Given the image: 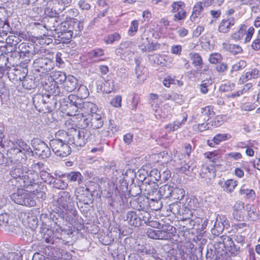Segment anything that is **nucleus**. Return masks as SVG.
Masks as SVG:
<instances>
[{"label":"nucleus","mask_w":260,"mask_h":260,"mask_svg":"<svg viewBox=\"0 0 260 260\" xmlns=\"http://www.w3.org/2000/svg\"><path fill=\"white\" fill-rule=\"evenodd\" d=\"M68 143L73 147H83L86 143H92L96 142L95 136L87 129H73L68 135Z\"/></svg>","instance_id":"obj_1"},{"label":"nucleus","mask_w":260,"mask_h":260,"mask_svg":"<svg viewBox=\"0 0 260 260\" xmlns=\"http://www.w3.org/2000/svg\"><path fill=\"white\" fill-rule=\"evenodd\" d=\"M25 153H31V155H34V152L29 145L22 139L18 140L16 142L15 147L8 151V155L10 162L11 164L19 163L23 158L22 154L24 155Z\"/></svg>","instance_id":"obj_2"},{"label":"nucleus","mask_w":260,"mask_h":260,"mask_svg":"<svg viewBox=\"0 0 260 260\" xmlns=\"http://www.w3.org/2000/svg\"><path fill=\"white\" fill-rule=\"evenodd\" d=\"M158 185L154 182L147 183L145 182L142 184L141 187L139 186H135V189L137 190V193H134L133 190L129 191L131 196L136 197L141 193L142 190L144 195L146 197V200H150L152 203L158 204V201H159V196L158 194Z\"/></svg>","instance_id":"obj_3"},{"label":"nucleus","mask_w":260,"mask_h":260,"mask_svg":"<svg viewBox=\"0 0 260 260\" xmlns=\"http://www.w3.org/2000/svg\"><path fill=\"white\" fill-rule=\"evenodd\" d=\"M25 174L22 180L21 181L20 185L15 184V186L23 187L26 191L34 193L40 188L38 181V174L37 172L29 170Z\"/></svg>","instance_id":"obj_4"},{"label":"nucleus","mask_w":260,"mask_h":260,"mask_svg":"<svg viewBox=\"0 0 260 260\" xmlns=\"http://www.w3.org/2000/svg\"><path fill=\"white\" fill-rule=\"evenodd\" d=\"M56 202L60 209L65 210L68 214H71L68 216L69 220H70V216L75 217L77 215V211L74 207L73 198L69 192L67 191L60 192Z\"/></svg>","instance_id":"obj_5"},{"label":"nucleus","mask_w":260,"mask_h":260,"mask_svg":"<svg viewBox=\"0 0 260 260\" xmlns=\"http://www.w3.org/2000/svg\"><path fill=\"white\" fill-rule=\"evenodd\" d=\"M17 190L10 196V198L15 203L28 207H33L36 205V202L32 195L28 193L25 189L22 187H16Z\"/></svg>","instance_id":"obj_6"},{"label":"nucleus","mask_w":260,"mask_h":260,"mask_svg":"<svg viewBox=\"0 0 260 260\" xmlns=\"http://www.w3.org/2000/svg\"><path fill=\"white\" fill-rule=\"evenodd\" d=\"M49 145L55 155L60 157H66L72 152V148L68 141L55 138L51 140Z\"/></svg>","instance_id":"obj_7"},{"label":"nucleus","mask_w":260,"mask_h":260,"mask_svg":"<svg viewBox=\"0 0 260 260\" xmlns=\"http://www.w3.org/2000/svg\"><path fill=\"white\" fill-rule=\"evenodd\" d=\"M31 146L35 150L36 154L42 159L48 158L51 155L50 147L39 138H34L31 140Z\"/></svg>","instance_id":"obj_8"},{"label":"nucleus","mask_w":260,"mask_h":260,"mask_svg":"<svg viewBox=\"0 0 260 260\" xmlns=\"http://www.w3.org/2000/svg\"><path fill=\"white\" fill-rule=\"evenodd\" d=\"M104 124V120L102 115L96 112L89 114L88 117L83 119L82 126L90 127L93 129H98Z\"/></svg>","instance_id":"obj_9"},{"label":"nucleus","mask_w":260,"mask_h":260,"mask_svg":"<svg viewBox=\"0 0 260 260\" xmlns=\"http://www.w3.org/2000/svg\"><path fill=\"white\" fill-rule=\"evenodd\" d=\"M35 68L37 71L43 73L50 72L53 69L54 63L48 58H39L34 61Z\"/></svg>","instance_id":"obj_10"},{"label":"nucleus","mask_w":260,"mask_h":260,"mask_svg":"<svg viewBox=\"0 0 260 260\" xmlns=\"http://www.w3.org/2000/svg\"><path fill=\"white\" fill-rule=\"evenodd\" d=\"M18 50H19L20 57L23 56L28 58V59H26L27 62L29 61L30 60V58L38 53L39 51L34 44L26 43L20 44L18 46Z\"/></svg>","instance_id":"obj_11"},{"label":"nucleus","mask_w":260,"mask_h":260,"mask_svg":"<svg viewBox=\"0 0 260 260\" xmlns=\"http://www.w3.org/2000/svg\"><path fill=\"white\" fill-rule=\"evenodd\" d=\"M229 226V222L226 217L224 215H218L211 231L213 235L218 236L222 234L224 228H228Z\"/></svg>","instance_id":"obj_12"},{"label":"nucleus","mask_w":260,"mask_h":260,"mask_svg":"<svg viewBox=\"0 0 260 260\" xmlns=\"http://www.w3.org/2000/svg\"><path fill=\"white\" fill-rule=\"evenodd\" d=\"M171 12L175 13L174 20L179 21L184 19L186 17L185 4L182 1L174 2L171 5Z\"/></svg>","instance_id":"obj_13"},{"label":"nucleus","mask_w":260,"mask_h":260,"mask_svg":"<svg viewBox=\"0 0 260 260\" xmlns=\"http://www.w3.org/2000/svg\"><path fill=\"white\" fill-rule=\"evenodd\" d=\"M246 93L249 94L248 98L250 101L253 102L255 100L256 91L254 88H252V85L250 83L245 84L242 89L239 90L234 93L230 94L228 95L227 96L228 98H235L241 95L246 94Z\"/></svg>","instance_id":"obj_14"},{"label":"nucleus","mask_w":260,"mask_h":260,"mask_svg":"<svg viewBox=\"0 0 260 260\" xmlns=\"http://www.w3.org/2000/svg\"><path fill=\"white\" fill-rule=\"evenodd\" d=\"M77 99H79L75 95L70 94L68 96V98L59 99V102L61 106L66 105L70 110H72V111H71V114H73L74 113H76V112H81L80 108H79L78 105L73 102L75 100L77 102L78 101Z\"/></svg>","instance_id":"obj_15"},{"label":"nucleus","mask_w":260,"mask_h":260,"mask_svg":"<svg viewBox=\"0 0 260 260\" xmlns=\"http://www.w3.org/2000/svg\"><path fill=\"white\" fill-rule=\"evenodd\" d=\"M28 170L26 167H18L13 170L11 173L12 178L9 180V183L14 186L15 184L20 185L21 181Z\"/></svg>","instance_id":"obj_16"},{"label":"nucleus","mask_w":260,"mask_h":260,"mask_svg":"<svg viewBox=\"0 0 260 260\" xmlns=\"http://www.w3.org/2000/svg\"><path fill=\"white\" fill-rule=\"evenodd\" d=\"M57 83L53 81L50 82L49 83H46L44 86L45 89L48 92V94L44 96L47 99H55L57 96L61 97L63 95L62 92H60L59 87L57 85Z\"/></svg>","instance_id":"obj_17"},{"label":"nucleus","mask_w":260,"mask_h":260,"mask_svg":"<svg viewBox=\"0 0 260 260\" xmlns=\"http://www.w3.org/2000/svg\"><path fill=\"white\" fill-rule=\"evenodd\" d=\"M139 47L143 52H150L159 48V45L153 43L145 35H143L142 36L141 42Z\"/></svg>","instance_id":"obj_18"},{"label":"nucleus","mask_w":260,"mask_h":260,"mask_svg":"<svg viewBox=\"0 0 260 260\" xmlns=\"http://www.w3.org/2000/svg\"><path fill=\"white\" fill-rule=\"evenodd\" d=\"M77 100H78L77 102L75 100L73 102L78 105V107L80 108L81 112L87 113L88 115L96 112L98 108L93 103L90 102H83L80 99H77Z\"/></svg>","instance_id":"obj_19"},{"label":"nucleus","mask_w":260,"mask_h":260,"mask_svg":"<svg viewBox=\"0 0 260 260\" xmlns=\"http://www.w3.org/2000/svg\"><path fill=\"white\" fill-rule=\"evenodd\" d=\"M246 212V210L244 209V204L242 202H236L234 205L233 215L234 218L237 220H243Z\"/></svg>","instance_id":"obj_20"},{"label":"nucleus","mask_w":260,"mask_h":260,"mask_svg":"<svg viewBox=\"0 0 260 260\" xmlns=\"http://www.w3.org/2000/svg\"><path fill=\"white\" fill-rule=\"evenodd\" d=\"M235 24V19L234 17L224 19L220 22L218 30L220 32L226 34L230 31Z\"/></svg>","instance_id":"obj_21"},{"label":"nucleus","mask_w":260,"mask_h":260,"mask_svg":"<svg viewBox=\"0 0 260 260\" xmlns=\"http://www.w3.org/2000/svg\"><path fill=\"white\" fill-rule=\"evenodd\" d=\"M40 233L43 241L47 243H53L54 238L53 231L45 226L40 228Z\"/></svg>","instance_id":"obj_22"},{"label":"nucleus","mask_w":260,"mask_h":260,"mask_svg":"<svg viewBox=\"0 0 260 260\" xmlns=\"http://www.w3.org/2000/svg\"><path fill=\"white\" fill-rule=\"evenodd\" d=\"M59 177L67 178L68 180L71 182H77L79 185L83 182V176L77 171H71L59 176Z\"/></svg>","instance_id":"obj_23"},{"label":"nucleus","mask_w":260,"mask_h":260,"mask_svg":"<svg viewBox=\"0 0 260 260\" xmlns=\"http://www.w3.org/2000/svg\"><path fill=\"white\" fill-rule=\"evenodd\" d=\"M78 81L72 75H69L63 83V88L68 92L73 91L77 87Z\"/></svg>","instance_id":"obj_24"},{"label":"nucleus","mask_w":260,"mask_h":260,"mask_svg":"<svg viewBox=\"0 0 260 260\" xmlns=\"http://www.w3.org/2000/svg\"><path fill=\"white\" fill-rule=\"evenodd\" d=\"M200 175L206 181H210L216 176V173L212 167L203 166L201 170Z\"/></svg>","instance_id":"obj_25"},{"label":"nucleus","mask_w":260,"mask_h":260,"mask_svg":"<svg viewBox=\"0 0 260 260\" xmlns=\"http://www.w3.org/2000/svg\"><path fill=\"white\" fill-rule=\"evenodd\" d=\"M72 20L61 21L60 20V24L58 28L57 34L60 33L62 35L66 34V37L69 39L73 37V30L70 29L71 27Z\"/></svg>","instance_id":"obj_26"},{"label":"nucleus","mask_w":260,"mask_h":260,"mask_svg":"<svg viewBox=\"0 0 260 260\" xmlns=\"http://www.w3.org/2000/svg\"><path fill=\"white\" fill-rule=\"evenodd\" d=\"M60 19L58 17H50L47 18L46 25L44 26L47 30L58 33Z\"/></svg>","instance_id":"obj_27"},{"label":"nucleus","mask_w":260,"mask_h":260,"mask_svg":"<svg viewBox=\"0 0 260 260\" xmlns=\"http://www.w3.org/2000/svg\"><path fill=\"white\" fill-rule=\"evenodd\" d=\"M27 74V69L24 68L22 73V76L19 77V80L22 81V84L23 87L28 90H30L34 87V82L33 80L29 78H25Z\"/></svg>","instance_id":"obj_28"},{"label":"nucleus","mask_w":260,"mask_h":260,"mask_svg":"<svg viewBox=\"0 0 260 260\" xmlns=\"http://www.w3.org/2000/svg\"><path fill=\"white\" fill-rule=\"evenodd\" d=\"M46 98L44 97V95H38L33 98L34 103L35 102L36 99H41L44 104L49 103V105H47L46 108L47 109V112H50L56 107V105L59 100H57L56 98H55V99H52V102H50V101H47Z\"/></svg>","instance_id":"obj_29"},{"label":"nucleus","mask_w":260,"mask_h":260,"mask_svg":"<svg viewBox=\"0 0 260 260\" xmlns=\"http://www.w3.org/2000/svg\"><path fill=\"white\" fill-rule=\"evenodd\" d=\"M206 7V2L204 3H197L193 8L192 15L190 17V20L192 21H195L196 19L201 15L204 8Z\"/></svg>","instance_id":"obj_30"},{"label":"nucleus","mask_w":260,"mask_h":260,"mask_svg":"<svg viewBox=\"0 0 260 260\" xmlns=\"http://www.w3.org/2000/svg\"><path fill=\"white\" fill-rule=\"evenodd\" d=\"M173 185L170 184H165L161 186L158 189V194L159 196V200L161 199H167L170 198L171 193H172Z\"/></svg>","instance_id":"obj_31"},{"label":"nucleus","mask_w":260,"mask_h":260,"mask_svg":"<svg viewBox=\"0 0 260 260\" xmlns=\"http://www.w3.org/2000/svg\"><path fill=\"white\" fill-rule=\"evenodd\" d=\"M193 202V200H190L188 204L189 207H185L183 210H181V214L182 215L181 220H188L189 218L193 217L192 210H194L195 207L192 206L191 203Z\"/></svg>","instance_id":"obj_32"},{"label":"nucleus","mask_w":260,"mask_h":260,"mask_svg":"<svg viewBox=\"0 0 260 260\" xmlns=\"http://www.w3.org/2000/svg\"><path fill=\"white\" fill-rule=\"evenodd\" d=\"M98 10L99 13L98 15L99 18H102L105 16L109 9V6L106 0H99L98 1Z\"/></svg>","instance_id":"obj_33"},{"label":"nucleus","mask_w":260,"mask_h":260,"mask_svg":"<svg viewBox=\"0 0 260 260\" xmlns=\"http://www.w3.org/2000/svg\"><path fill=\"white\" fill-rule=\"evenodd\" d=\"M71 27H73V29H71V30H73V37L75 38L80 35V32L83 29V23L80 20L73 19L72 20Z\"/></svg>","instance_id":"obj_34"},{"label":"nucleus","mask_w":260,"mask_h":260,"mask_svg":"<svg viewBox=\"0 0 260 260\" xmlns=\"http://www.w3.org/2000/svg\"><path fill=\"white\" fill-rule=\"evenodd\" d=\"M134 44L131 41H125L121 43L119 47V53L123 55L129 54L131 51Z\"/></svg>","instance_id":"obj_35"},{"label":"nucleus","mask_w":260,"mask_h":260,"mask_svg":"<svg viewBox=\"0 0 260 260\" xmlns=\"http://www.w3.org/2000/svg\"><path fill=\"white\" fill-rule=\"evenodd\" d=\"M136 74L138 79V82L142 83L147 78L146 71L147 70L143 66H137L135 69Z\"/></svg>","instance_id":"obj_36"},{"label":"nucleus","mask_w":260,"mask_h":260,"mask_svg":"<svg viewBox=\"0 0 260 260\" xmlns=\"http://www.w3.org/2000/svg\"><path fill=\"white\" fill-rule=\"evenodd\" d=\"M221 238L223 241L224 246H225V249L226 251H232L234 250L237 249L232 239L225 235L221 236Z\"/></svg>","instance_id":"obj_37"},{"label":"nucleus","mask_w":260,"mask_h":260,"mask_svg":"<svg viewBox=\"0 0 260 260\" xmlns=\"http://www.w3.org/2000/svg\"><path fill=\"white\" fill-rule=\"evenodd\" d=\"M173 185V190L172 193H171V196L173 199L178 200H182L184 196H185V191L184 189L182 188H179L176 187V186Z\"/></svg>","instance_id":"obj_38"},{"label":"nucleus","mask_w":260,"mask_h":260,"mask_svg":"<svg viewBox=\"0 0 260 260\" xmlns=\"http://www.w3.org/2000/svg\"><path fill=\"white\" fill-rule=\"evenodd\" d=\"M51 77L52 78V81L57 84L64 83L67 78L66 74L62 72H52Z\"/></svg>","instance_id":"obj_39"},{"label":"nucleus","mask_w":260,"mask_h":260,"mask_svg":"<svg viewBox=\"0 0 260 260\" xmlns=\"http://www.w3.org/2000/svg\"><path fill=\"white\" fill-rule=\"evenodd\" d=\"M258 74L259 71L257 69H253L242 75L240 79V81L244 82L251 79L256 78L258 77Z\"/></svg>","instance_id":"obj_40"},{"label":"nucleus","mask_w":260,"mask_h":260,"mask_svg":"<svg viewBox=\"0 0 260 260\" xmlns=\"http://www.w3.org/2000/svg\"><path fill=\"white\" fill-rule=\"evenodd\" d=\"M237 184V181L233 179H228L225 181L223 185H221V187L224 191L231 193L234 191Z\"/></svg>","instance_id":"obj_41"},{"label":"nucleus","mask_w":260,"mask_h":260,"mask_svg":"<svg viewBox=\"0 0 260 260\" xmlns=\"http://www.w3.org/2000/svg\"><path fill=\"white\" fill-rule=\"evenodd\" d=\"M214 114L213 108L211 106H207L202 108L200 117L204 120H209V118L213 116Z\"/></svg>","instance_id":"obj_42"},{"label":"nucleus","mask_w":260,"mask_h":260,"mask_svg":"<svg viewBox=\"0 0 260 260\" xmlns=\"http://www.w3.org/2000/svg\"><path fill=\"white\" fill-rule=\"evenodd\" d=\"M222 239L221 236L218 237L214 240V244L213 248L217 253H220L226 251L225 249V246L223 245V243L222 242Z\"/></svg>","instance_id":"obj_43"},{"label":"nucleus","mask_w":260,"mask_h":260,"mask_svg":"<svg viewBox=\"0 0 260 260\" xmlns=\"http://www.w3.org/2000/svg\"><path fill=\"white\" fill-rule=\"evenodd\" d=\"M225 48L233 55H237L242 53L243 49L238 45L229 44H226Z\"/></svg>","instance_id":"obj_44"},{"label":"nucleus","mask_w":260,"mask_h":260,"mask_svg":"<svg viewBox=\"0 0 260 260\" xmlns=\"http://www.w3.org/2000/svg\"><path fill=\"white\" fill-rule=\"evenodd\" d=\"M150 218V214L147 212L143 210L138 215V226L142 225V221L147 224Z\"/></svg>","instance_id":"obj_45"},{"label":"nucleus","mask_w":260,"mask_h":260,"mask_svg":"<svg viewBox=\"0 0 260 260\" xmlns=\"http://www.w3.org/2000/svg\"><path fill=\"white\" fill-rule=\"evenodd\" d=\"M51 184L53 185V187L59 189L64 190L68 188V183L60 179L54 178L52 181Z\"/></svg>","instance_id":"obj_46"},{"label":"nucleus","mask_w":260,"mask_h":260,"mask_svg":"<svg viewBox=\"0 0 260 260\" xmlns=\"http://www.w3.org/2000/svg\"><path fill=\"white\" fill-rule=\"evenodd\" d=\"M126 220L129 224L135 226H138V216L136 212L129 211L126 214Z\"/></svg>","instance_id":"obj_47"},{"label":"nucleus","mask_w":260,"mask_h":260,"mask_svg":"<svg viewBox=\"0 0 260 260\" xmlns=\"http://www.w3.org/2000/svg\"><path fill=\"white\" fill-rule=\"evenodd\" d=\"M231 136L229 134H218L213 138L212 141L215 144H218L220 142L230 139Z\"/></svg>","instance_id":"obj_48"},{"label":"nucleus","mask_w":260,"mask_h":260,"mask_svg":"<svg viewBox=\"0 0 260 260\" xmlns=\"http://www.w3.org/2000/svg\"><path fill=\"white\" fill-rule=\"evenodd\" d=\"M246 26L242 25L238 30L232 34L231 37L236 40H241L246 32Z\"/></svg>","instance_id":"obj_49"},{"label":"nucleus","mask_w":260,"mask_h":260,"mask_svg":"<svg viewBox=\"0 0 260 260\" xmlns=\"http://www.w3.org/2000/svg\"><path fill=\"white\" fill-rule=\"evenodd\" d=\"M6 43L8 45L13 47L14 49L16 48V45L21 41L18 36L12 35L8 36L6 39Z\"/></svg>","instance_id":"obj_50"},{"label":"nucleus","mask_w":260,"mask_h":260,"mask_svg":"<svg viewBox=\"0 0 260 260\" xmlns=\"http://www.w3.org/2000/svg\"><path fill=\"white\" fill-rule=\"evenodd\" d=\"M88 95L89 91L87 88L83 85H80L78 89L77 95L76 96L82 100V99H85Z\"/></svg>","instance_id":"obj_51"},{"label":"nucleus","mask_w":260,"mask_h":260,"mask_svg":"<svg viewBox=\"0 0 260 260\" xmlns=\"http://www.w3.org/2000/svg\"><path fill=\"white\" fill-rule=\"evenodd\" d=\"M120 38V35L118 32H114L105 37L104 41L106 44H113L116 41H118Z\"/></svg>","instance_id":"obj_52"},{"label":"nucleus","mask_w":260,"mask_h":260,"mask_svg":"<svg viewBox=\"0 0 260 260\" xmlns=\"http://www.w3.org/2000/svg\"><path fill=\"white\" fill-rule=\"evenodd\" d=\"M189 56L191 60L192 61V64L194 67L202 66L203 64V60L201 56L197 53H190Z\"/></svg>","instance_id":"obj_53"},{"label":"nucleus","mask_w":260,"mask_h":260,"mask_svg":"<svg viewBox=\"0 0 260 260\" xmlns=\"http://www.w3.org/2000/svg\"><path fill=\"white\" fill-rule=\"evenodd\" d=\"M182 221L184 222V226H186L187 229H191L195 227L196 223H199L200 221H202V219L200 218H196L195 219L190 218H189L188 220H184Z\"/></svg>","instance_id":"obj_54"},{"label":"nucleus","mask_w":260,"mask_h":260,"mask_svg":"<svg viewBox=\"0 0 260 260\" xmlns=\"http://www.w3.org/2000/svg\"><path fill=\"white\" fill-rule=\"evenodd\" d=\"M40 176L42 180L47 184H51L54 177L46 171L42 170L40 172Z\"/></svg>","instance_id":"obj_55"},{"label":"nucleus","mask_w":260,"mask_h":260,"mask_svg":"<svg viewBox=\"0 0 260 260\" xmlns=\"http://www.w3.org/2000/svg\"><path fill=\"white\" fill-rule=\"evenodd\" d=\"M218 253H217L215 250L212 248L211 246H208L207 248V252L206 254V260H216V257H218Z\"/></svg>","instance_id":"obj_56"},{"label":"nucleus","mask_w":260,"mask_h":260,"mask_svg":"<svg viewBox=\"0 0 260 260\" xmlns=\"http://www.w3.org/2000/svg\"><path fill=\"white\" fill-rule=\"evenodd\" d=\"M212 85V81L210 79L203 80L200 84V90L203 94H206L208 91V87Z\"/></svg>","instance_id":"obj_57"},{"label":"nucleus","mask_w":260,"mask_h":260,"mask_svg":"<svg viewBox=\"0 0 260 260\" xmlns=\"http://www.w3.org/2000/svg\"><path fill=\"white\" fill-rule=\"evenodd\" d=\"M115 88V82L114 80H108L104 83V91L106 93H110Z\"/></svg>","instance_id":"obj_58"},{"label":"nucleus","mask_w":260,"mask_h":260,"mask_svg":"<svg viewBox=\"0 0 260 260\" xmlns=\"http://www.w3.org/2000/svg\"><path fill=\"white\" fill-rule=\"evenodd\" d=\"M139 22L138 20H133L131 22V24L129 30L128 31V34L130 36H133L137 32L138 28Z\"/></svg>","instance_id":"obj_59"},{"label":"nucleus","mask_w":260,"mask_h":260,"mask_svg":"<svg viewBox=\"0 0 260 260\" xmlns=\"http://www.w3.org/2000/svg\"><path fill=\"white\" fill-rule=\"evenodd\" d=\"M9 217L6 214H2L0 215V227H4L5 229L9 224Z\"/></svg>","instance_id":"obj_60"},{"label":"nucleus","mask_w":260,"mask_h":260,"mask_svg":"<svg viewBox=\"0 0 260 260\" xmlns=\"http://www.w3.org/2000/svg\"><path fill=\"white\" fill-rule=\"evenodd\" d=\"M171 237V233L165 229L158 230V239L168 240Z\"/></svg>","instance_id":"obj_61"},{"label":"nucleus","mask_w":260,"mask_h":260,"mask_svg":"<svg viewBox=\"0 0 260 260\" xmlns=\"http://www.w3.org/2000/svg\"><path fill=\"white\" fill-rule=\"evenodd\" d=\"M160 180L161 182H165L171 177V172L168 170L165 169V170H160Z\"/></svg>","instance_id":"obj_62"},{"label":"nucleus","mask_w":260,"mask_h":260,"mask_svg":"<svg viewBox=\"0 0 260 260\" xmlns=\"http://www.w3.org/2000/svg\"><path fill=\"white\" fill-rule=\"evenodd\" d=\"M55 249L51 246H48L42 248L41 252L47 256L52 257L54 254Z\"/></svg>","instance_id":"obj_63"},{"label":"nucleus","mask_w":260,"mask_h":260,"mask_svg":"<svg viewBox=\"0 0 260 260\" xmlns=\"http://www.w3.org/2000/svg\"><path fill=\"white\" fill-rule=\"evenodd\" d=\"M89 53L91 57H100L104 55V51L102 49L96 48L90 51Z\"/></svg>","instance_id":"obj_64"}]
</instances>
